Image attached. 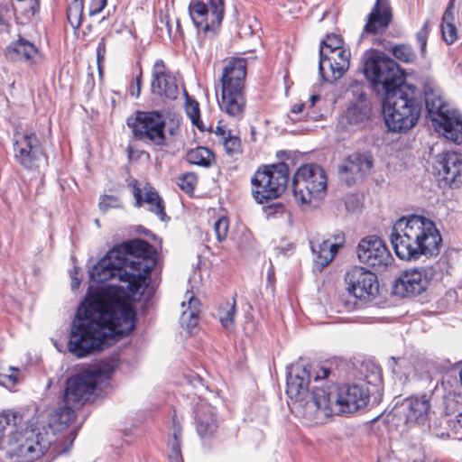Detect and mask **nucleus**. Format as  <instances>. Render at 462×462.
<instances>
[{
  "label": "nucleus",
  "instance_id": "1",
  "mask_svg": "<svg viewBox=\"0 0 462 462\" xmlns=\"http://www.w3.org/2000/svg\"><path fill=\"white\" fill-rule=\"evenodd\" d=\"M68 350L78 358L99 352L135 328L136 312L118 286L93 293L77 312Z\"/></svg>",
  "mask_w": 462,
  "mask_h": 462
},
{
  "label": "nucleus",
  "instance_id": "2",
  "mask_svg": "<svg viewBox=\"0 0 462 462\" xmlns=\"http://www.w3.org/2000/svg\"><path fill=\"white\" fill-rule=\"evenodd\" d=\"M390 240L395 254L402 260L438 254L442 244L435 223L418 215L398 219L393 226Z\"/></svg>",
  "mask_w": 462,
  "mask_h": 462
},
{
  "label": "nucleus",
  "instance_id": "3",
  "mask_svg": "<svg viewBox=\"0 0 462 462\" xmlns=\"http://www.w3.org/2000/svg\"><path fill=\"white\" fill-rule=\"evenodd\" d=\"M369 398L368 390L357 383L327 385L315 391L314 401L307 404L304 414L319 423L335 414L353 412L365 407Z\"/></svg>",
  "mask_w": 462,
  "mask_h": 462
},
{
  "label": "nucleus",
  "instance_id": "4",
  "mask_svg": "<svg viewBox=\"0 0 462 462\" xmlns=\"http://www.w3.org/2000/svg\"><path fill=\"white\" fill-rule=\"evenodd\" d=\"M422 111L420 90L404 83L384 95L383 112L388 129L394 133H405L413 128Z\"/></svg>",
  "mask_w": 462,
  "mask_h": 462
},
{
  "label": "nucleus",
  "instance_id": "5",
  "mask_svg": "<svg viewBox=\"0 0 462 462\" xmlns=\"http://www.w3.org/2000/svg\"><path fill=\"white\" fill-rule=\"evenodd\" d=\"M247 60L231 57L222 69L218 82L220 98L218 106L229 117L240 121L245 114Z\"/></svg>",
  "mask_w": 462,
  "mask_h": 462
},
{
  "label": "nucleus",
  "instance_id": "6",
  "mask_svg": "<svg viewBox=\"0 0 462 462\" xmlns=\"http://www.w3.org/2000/svg\"><path fill=\"white\" fill-rule=\"evenodd\" d=\"M114 247L123 258L125 268L133 274L129 292L141 297L151 281V273L156 263L154 247L141 238L131 239Z\"/></svg>",
  "mask_w": 462,
  "mask_h": 462
},
{
  "label": "nucleus",
  "instance_id": "7",
  "mask_svg": "<svg viewBox=\"0 0 462 462\" xmlns=\"http://www.w3.org/2000/svg\"><path fill=\"white\" fill-rule=\"evenodd\" d=\"M328 178L325 170L316 163L300 165L291 180L292 195L303 209L319 207L327 193Z\"/></svg>",
  "mask_w": 462,
  "mask_h": 462
},
{
  "label": "nucleus",
  "instance_id": "8",
  "mask_svg": "<svg viewBox=\"0 0 462 462\" xmlns=\"http://www.w3.org/2000/svg\"><path fill=\"white\" fill-rule=\"evenodd\" d=\"M290 169L285 162L263 164L251 177V195L258 204L280 198L286 190Z\"/></svg>",
  "mask_w": 462,
  "mask_h": 462
},
{
  "label": "nucleus",
  "instance_id": "9",
  "mask_svg": "<svg viewBox=\"0 0 462 462\" xmlns=\"http://www.w3.org/2000/svg\"><path fill=\"white\" fill-rule=\"evenodd\" d=\"M113 373V365L105 364L72 375L66 383L64 402L75 408L81 407L91 399L99 383L109 380Z\"/></svg>",
  "mask_w": 462,
  "mask_h": 462
},
{
  "label": "nucleus",
  "instance_id": "10",
  "mask_svg": "<svg viewBox=\"0 0 462 462\" xmlns=\"http://www.w3.org/2000/svg\"><path fill=\"white\" fill-rule=\"evenodd\" d=\"M364 73L374 87L382 86L384 95L405 83L403 72L399 65L385 56L368 57L364 64Z\"/></svg>",
  "mask_w": 462,
  "mask_h": 462
},
{
  "label": "nucleus",
  "instance_id": "11",
  "mask_svg": "<svg viewBox=\"0 0 462 462\" xmlns=\"http://www.w3.org/2000/svg\"><path fill=\"white\" fill-rule=\"evenodd\" d=\"M128 125L136 140L157 147L166 145L165 118L162 112L137 111Z\"/></svg>",
  "mask_w": 462,
  "mask_h": 462
},
{
  "label": "nucleus",
  "instance_id": "12",
  "mask_svg": "<svg viewBox=\"0 0 462 462\" xmlns=\"http://www.w3.org/2000/svg\"><path fill=\"white\" fill-rule=\"evenodd\" d=\"M310 366L303 365H293L288 373L286 382V394L294 402L296 412L301 418L310 422L318 423V420H312L305 415L307 404L314 401V393L319 387H315L310 399L305 400L309 395V385L310 382ZM321 388H325L322 386Z\"/></svg>",
  "mask_w": 462,
  "mask_h": 462
},
{
  "label": "nucleus",
  "instance_id": "13",
  "mask_svg": "<svg viewBox=\"0 0 462 462\" xmlns=\"http://www.w3.org/2000/svg\"><path fill=\"white\" fill-rule=\"evenodd\" d=\"M188 11L195 27L205 35L215 34L224 18L225 0H190Z\"/></svg>",
  "mask_w": 462,
  "mask_h": 462
},
{
  "label": "nucleus",
  "instance_id": "14",
  "mask_svg": "<svg viewBox=\"0 0 462 462\" xmlns=\"http://www.w3.org/2000/svg\"><path fill=\"white\" fill-rule=\"evenodd\" d=\"M14 158L26 171H37L40 162L47 156L40 139L34 132L17 134L13 143Z\"/></svg>",
  "mask_w": 462,
  "mask_h": 462
},
{
  "label": "nucleus",
  "instance_id": "15",
  "mask_svg": "<svg viewBox=\"0 0 462 462\" xmlns=\"http://www.w3.org/2000/svg\"><path fill=\"white\" fill-rule=\"evenodd\" d=\"M425 103L429 114L440 118L439 126L443 129L446 138L456 143H461L462 120L449 111L442 97L433 92H426Z\"/></svg>",
  "mask_w": 462,
  "mask_h": 462
},
{
  "label": "nucleus",
  "instance_id": "16",
  "mask_svg": "<svg viewBox=\"0 0 462 462\" xmlns=\"http://www.w3.org/2000/svg\"><path fill=\"white\" fill-rule=\"evenodd\" d=\"M435 274L433 266L407 269L396 278L393 292L402 297L420 295L428 289Z\"/></svg>",
  "mask_w": 462,
  "mask_h": 462
},
{
  "label": "nucleus",
  "instance_id": "17",
  "mask_svg": "<svg viewBox=\"0 0 462 462\" xmlns=\"http://www.w3.org/2000/svg\"><path fill=\"white\" fill-rule=\"evenodd\" d=\"M91 279L97 283H104L109 280L117 278L120 282L128 283L133 279V274L125 268L124 260L119 256L117 250L113 247L107 254L100 259L93 267L90 273Z\"/></svg>",
  "mask_w": 462,
  "mask_h": 462
},
{
  "label": "nucleus",
  "instance_id": "18",
  "mask_svg": "<svg viewBox=\"0 0 462 462\" xmlns=\"http://www.w3.org/2000/svg\"><path fill=\"white\" fill-rule=\"evenodd\" d=\"M357 256L361 263L375 271H384L393 258L385 243L378 236L363 238L357 246Z\"/></svg>",
  "mask_w": 462,
  "mask_h": 462
},
{
  "label": "nucleus",
  "instance_id": "19",
  "mask_svg": "<svg viewBox=\"0 0 462 462\" xmlns=\"http://www.w3.org/2000/svg\"><path fill=\"white\" fill-rule=\"evenodd\" d=\"M345 281L348 291L360 300H369L379 291V282L374 273L360 266L346 272Z\"/></svg>",
  "mask_w": 462,
  "mask_h": 462
},
{
  "label": "nucleus",
  "instance_id": "20",
  "mask_svg": "<svg viewBox=\"0 0 462 462\" xmlns=\"http://www.w3.org/2000/svg\"><path fill=\"white\" fill-rule=\"evenodd\" d=\"M151 89L152 94L162 99L175 100L179 96L177 79L162 59L156 60L153 63Z\"/></svg>",
  "mask_w": 462,
  "mask_h": 462
},
{
  "label": "nucleus",
  "instance_id": "21",
  "mask_svg": "<svg viewBox=\"0 0 462 462\" xmlns=\"http://www.w3.org/2000/svg\"><path fill=\"white\" fill-rule=\"evenodd\" d=\"M194 424L200 439L217 438L220 430L217 409L205 400H199L194 406Z\"/></svg>",
  "mask_w": 462,
  "mask_h": 462
},
{
  "label": "nucleus",
  "instance_id": "22",
  "mask_svg": "<svg viewBox=\"0 0 462 462\" xmlns=\"http://www.w3.org/2000/svg\"><path fill=\"white\" fill-rule=\"evenodd\" d=\"M373 167L374 160L370 152H355L344 160L339 172L346 183L351 186L370 174Z\"/></svg>",
  "mask_w": 462,
  "mask_h": 462
},
{
  "label": "nucleus",
  "instance_id": "23",
  "mask_svg": "<svg viewBox=\"0 0 462 462\" xmlns=\"http://www.w3.org/2000/svg\"><path fill=\"white\" fill-rule=\"evenodd\" d=\"M393 20V10L390 0H375L371 8L362 35H381L389 28Z\"/></svg>",
  "mask_w": 462,
  "mask_h": 462
},
{
  "label": "nucleus",
  "instance_id": "24",
  "mask_svg": "<svg viewBox=\"0 0 462 462\" xmlns=\"http://www.w3.org/2000/svg\"><path fill=\"white\" fill-rule=\"evenodd\" d=\"M436 170L443 183L451 189L462 186V155L456 152H445L439 155Z\"/></svg>",
  "mask_w": 462,
  "mask_h": 462
},
{
  "label": "nucleus",
  "instance_id": "25",
  "mask_svg": "<svg viewBox=\"0 0 462 462\" xmlns=\"http://www.w3.org/2000/svg\"><path fill=\"white\" fill-rule=\"evenodd\" d=\"M133 196L134 198V207L141 208L144 204L148 206V210L158 217L161 221L170 220L165 211V203L158 191L149 187L145 189L143 194L142 189L139 187L136 180L133 182Z\"/></svg>",
  "mask_w": 462,
  "mask_h": 462
},
{
  "label": "nucleus",
  "instance_id": "26",
  "mask_svg": "<svg viewBox=\"0 0 462 462\" xmlns=\"http://www.w3.org/2000/svg\"><path fill=\"white\" fill-rule=\"evenodd\" d=\"M327 56L319 59V72L324 75L326 66L331 71V77L333 79H338L342 78L349 69L350 65V51L347 49L341 50L337 52L325 51Z\"/></svg>",
  "mask_w": 462,
  "mask_h": 462
},
{
  "label": "nucleus",
  "instance_id": "27",
  "mask_svg": "<svg viewBox=\"0 0 462 462\" xmlns=\"http://www.w3.org/2000/svg\"><path fill=\"white\" fill-rule=\"evenodd\" d=\"M345 244L344 233H338L328 239L322 240L317 245L312 246V251L316 254V263L325 267L336 256L339 248L343 247Z\"/></svg>",
  "mask_w": 462,
  "mask_h": 462
},
{
  "label": "nucleus",
  "instance_id": "28",
  "mask_svg": "<svg viewBox=\"0 0 462 462\" xmlns=\"http://www.w3.org/2000/svg\"><path fill=\"white\" fill-rule=\"evenodd\" d=\"M11 59H23L28 63H34L33 57L38 53L36 46L19 35L15 42H11L5 51Z\"/></svg>",
  "mask_w": 462,
  "mask_h": 462
},
{
  "label": "nucleus",
  "instance_id": "29",
  "mask_svg": "<svg viewBox=\"0 0 462 462\" xmlns=\"http://www.w3.org/2000/svg\"><path fill=\"white\" fill-rule=\"evenodd\" d=\"M371 104L365 93H360L355 102H353L346 112V116L349 124L363 123L370 118Z\"/></svg>",
  "mask_w": 462,
  "mask_h": 462
},
{
  "label": "nucleus",
  "instance_id": "30",
  "mask_svg": "<svg viewBox=\"0 0 462 462\" xmlns=\"http://www.w3.org/2000/svg\"><path fill=\"white\" fill-rule=\"evenodd\" d=\"M430 402L424 398L411 397L406 400L405 417L408 423L424 422L430 411Z\"/></svg>",
  "mask_w": 462,
  "mask_h": 462
},
{
  "label": "nucleus",
  "instance_id": "31",
  "mask_svg": "<svg viewBox=\"0 0 462 462\" xmlns=\"http://www.w3.org/2000/svg\"><path fill=\"white\" fill-rule=\"evenodd\" d=\"M75 407L66 404L53 411L49 417V426L54 432L66 430L76 419Z\"/></svg>",
  "mask_w": 462,
  "mask_h": 462
},
{
  "label": "nucleus",
  "instance_id": "32",
  "mask_svg": "<svg viewBox=\"0 0 462 462\" xmlns=\"http://www.w3.org/2000/svg\"><path fill=\"white\" fill-rule=\"evenodd\" d=\"M454 10L455 0H449L441 21V34L447 44H452L457 39V30L454 24Z\"/></svg>",
  "mask_w": 462,
  "mask_h": 462
},
{
  "label": "nucleus",
  "instance_id": "33",
  "mask_svg": "<svg viewBox=\"0 0 462 462\" xmlns=\"http://www.w3.org/2000/svg\"><path fill=\"white\" fill-rule=\"evenodd\" d=\"M185 158L189 164L202 168H210L216 163L215 153L204 146H197L194 149L189 150Z\"/></svg>",
  "mask_w": 462,
  "mask_h": 462
},
{
  "label": "nucleus",
  "instance_id": "34",
  "mask_svg": "<svg viewBox=\"0 0 462 462\" xmlns=\"http://www.w3.org/2000/svg\"><path fill=\"white\" fill-rule=\"evenodd\" d=\"M172 438L169 442L170 446V453H169V460L170 462H183V457L181 454V434L182 429L180 421L178 420L176 412L174 411L172 415Z\"/></svg>",
  "mask_w": 462,
  "mask_h": 462
},
{
  "label": "nucleus",
  "instance_id": "35",
  "mask_svg": "<svg viewBox=\"0 0 462 462\" xmlns=\"http://www.w3.org/2000/svg\"><path fill=\"white\" fill-rule=\"evenodd\" d=\"M236 312L235 300L232 302L225 301L219 304L217 310V317L224 328L229 329L234 327Z\"/></svg>",
  "mask_w": 462,
  "mask_h": 462
},
{
  "label": "nucleus",
  "instance_id": "36",
  "mask_svg": "<svg viewBox=\"0 0 462 462\" xmlns=\"http://www.w3.org/2000/svg\"><path fill=\"white\" fill-rule=\"evenodd\" d=\"M83 11V0H72L67 7V21L75 31L78 30L82 24Z\"/></svg>",
  "mask_w": 462,
  "mask_h": 462
},
{
  "label": "nucleus",
  "instance_id": "37",
  "mask_svg": "<svg viewBox=\"0 0 462 462\" xmlns=\"http://www.w3.org/2000/svg\"><path fill=\"white\" fill-rule=\"evenodd\" d=\"M226 154L231 158L236 159L243 153L242 142L238 135L228 134L222 141Z\"/></svg>",
  "mask_w": 462,
  "mask_h": 462
},
{
  "label": "nucleus",
  "instance_id": "38",
  "mask_svg": "<svg viewBox=\"0 0 462 462\" xmlns=\"http://www.w3.org/2000/svg\"><path fill=\"white\" fill-rule=\"evenodd\" d=\"M198 174L193 171H188L180 174L177 179V185L186 194L193 195L198 185Z\"/></svg>",
  "mask_w": 462,
  "mask_h": 462
},
{
  "label": "nucleus",
  "instance_id": "39",
  "mask_svg": "<svg viewBox=\"0 0 462 462\" xmlns=\"http://www.w3.org/2000/svg\"><path fill=\"white\" fill-rule=\"evenodd\" d=\"M346 49L344 46L343 39L336 34L328 35L325 40L321 42L319 56L324 57L327 56L325 51H331L332 52H337L341 50Z\"/></svg>",
  "mask_w": 462,
  "mask_h": 462
},
{
  "label": "nucleus",
  "instance_id": "40",
  "mask_svg": "<svg viewBox=\"0 0 462 462\" xmlns=\"http://www.w3.org/2000/svg\"><path fill=\"white\" fill-rule=\"evenodd\" d=\"M395 59L404 63H412L416 60V54L411 45L397 44L392 49Z\"/></svg>",
  "mask_w": 462,
  "mask_h": 462
},
{
  "label": "nucleus",
  "instance_id": "41",
  "mask_svg": "<svg viewBox=\"0 0 462 462\" xmlns=\"http://www.w3.org/2000/svg\"><path fill=\"white\" fill-rule=\"evenodd\" d=\"M185 110L192 124L198 128L201 129L200 124H202V122L200 120V109L199 102L195 99L188 98Z\"/></svg>",
  "mask_w": 462,
  "mask_h": 462
},
{
  "label": "nucleus",
  "instance_id": "42",
  "mask_svg": "<svg viewBox=\"0 0 462 462\" xmlns=\"http://www.w3.org/2000/svg\"><path fill=\"white\" fill-rule=\"evenodd\" d=\"M214 232L218 243L224 242L229 230V219L227 217H220L214 222Z\"/></svg>",
  "mask_w": 462,
  "mask_h": 462
},
{
  "label": "nucleus",
  "instance_id": "43",
  "mask_svg": "<svg viewBox=\"0 0 462 462\" xmlns=\"http://www.w3.org/2000/svg\"><path fill=\"white\" fill-rule=\"evenodd\" d=\"M106 44H107L106 37L103 36L100 38V40L97 43V50H96L97 65V69H98V72L100 75L103 73V69H104V64H105L106 54Z\"/></svg>",
  "mask_w": 462,
  "mask_h": 462
},
{
  "label": "nucleus",
  "instance_id": "44",
  "mask_svg": "<svg viewBox=\"0 0 462 462\" xmlns=\"http://www.w3.org/2000/svg\"><path fill=\"white\" fill-rule=\"evenodd\" d=\"M263 213L267 218L283 216L286 213V207L282 202H273L263 207Z\"/></svg>",
  "mask_w": 462,
  "mask_h": 462
},
{
  "label": "nucleus",
  "instance_id": "45",
  "mask_svg": "<svg viewBox=\"0 0 462 462\" xmlns=\"http://www.w3.org/2000/svg\"><path fill=\"white\" fill-rule=\"evenodd\" d=\"M430 33V21H426L416 33V40L420 44L421 53L424 55L427 49L428 36Z\"/></svg>",
  "mask_w": 462,
  "mask_h": 462
},
{
  "label": "nucleus",
  "instance_id": "46",
  "mask_svg": "<svg viewBox=\"0 0 462 462\" xmlns=\"http://www.w3.org/2000/svg\"><path fill=\"white\" fill-rule=\"evenodd\" d=\"M98 206L101 211H107L111 208L119 207V199L113 195H104L100 198Z\"/></svg>",
  "mask_w": 462,
  "mask_h": 462
},
{
  "label": "nucleus",
  "instance_id": "47",
  "mask_svg": "<svg viewBox=\"0 0 462 462\" xmlns=\"http://www.w3.org/2000/svg\"><path fill=\"white\" fill-rule=\"evenodd\" d=\"M107 5V0H90L88 5V14L95 16L100 14Z\"/></svg>",
  "mask_w": 462,
  "mask_h": 462
},
{
  "label": "nucleus",
  "instance_id": "48",
  "mask_svg": "<svg viewBox=\"0 0 462 462\" xmlns=\"http://www.w3.org/2000/svg\"><path fill=\"white\" fill-rule=\"evenodd\" d=\"M134 84L135 87H134V85L131 87L130 95L132 97H138L140 96L143 84V70L141 68L139 69L138 74L134 78Z\"/></svg>",
  "mask_w": 462,
  "mask_h": 462
},
{
  "label": "nucleus",
  "instance_id": "49",
  "mask_svg": "<svg viewBox=\"0 0 462 462\" xmlns=\"http://www.w3.org/2000/svg\"><path fill=\"white\" fill-rule=\"evenodd\" d=\"M231 134H232V131L226 130L225 125H217L216 130H215V134L220 138L221 142L224 140L225 137H226V135Z\"/></svg>",
  "mask_w": 462,
  "mask_h": 462
},
{
  "label": "nucleus",
  "instance_id": "50",
  "mask_svg": "<svg viewBox=\"0 0 462 462\" xmlns=\"http://www.w3.org/2000/svg\"><path fill=\"white\" fill-rule=\"evenodd\" d=\"M17 2H30L31 14H35L40 9V0H16Z\"/></svg>",
  "mask_w": 462,
  "mask_h": 462
},
{
  "label": "nucleus",
  "instance_id": "51",
  "mask_svg": "<svg viewBox=\"0 0 462 462\" xmlns=\"http://www.w3.org/2000/svg\"><path fill=\"white\" fill-rule=\"evenodd\" d=\"M330 374V369L327 367H319L316 373V379H327Z\"/></svg>",
  "mask_w": 462,
  "mask_h": 462
},
{
  "label": "nucleus",
  "instance_id": "52",
  "mask_svg": "<svg viewBox=\"0 0 462 462\" xmlns=\"http://www.w3.org/2000/svg\"><path fill=\"white\" fill-rule=\"evenodd\" d=\"M250 246L249 245V239L247 236H243L241 237V242L238 244L237 247H238V250L241 251V252H244L245 251L248 247Z\"/></svg>",
  "mask_w": 462,
  "mask_h": 462
},
{
  "label": "nucleus",
  "instance_id": "53",
  "mask_svg": "<svg viewBox=\"0 0 462 462\" xmlns=\"http://www.w3.org/2000/svg\"><path fill=\"white\" fill-rule=\"evenodd\" d=\"M189 319L188 327L193 328L198 323L199 316L192 311L189 312Z\"/></svg>",
  "mask_w": 462,
  "mask_h": 462
},
{
  "label": "nucleus",
  "instance_id": "54",
  "mask_svg": "<svg viewBox=\"0 0 462 462\" xmlns=\"http://www.w3.org/2000/svg\"><path fill=\"white\" fill-rule=\"evenodd\" d=\"M304 107H305V104L303 103H298V104H294L291 108V112L292 114H300L303 112L304 110Z\"/></svg>",
  "mask_w": 462,
  "mask_h": 462
},
{
  "label": "nucleus",
  "instance_id": "55",
  "mask_svg": "<svg viewBox=\"0 0 462 462\" xmlns=\"http://www.w3.org/2000/svg\"><path fill=\"white\" fill-rule=\"evenodd\" d=\"M176 32L179 34L180 38V39H183L184 38V31L180 25V20L177 19L176 20Z\"/></svg>",
  "mask_w": 462,
  "mask_h": 462
},
{
  "label": "nucleus",
  "instance_id": "56",
  "mask_svg": "<svg viewBox=\"0 0 462 462\" xmlns=\"http://www.w3.org/2000/svg\"><path fill=\"white\" fill-rule=\"evenodd\" d=\"M320 99V97L319 95H312L310 97V106H314L316 102Z\"/></svg>",
  "mask_w": 462,
  "mask_h": 462
},
{
  "label": "nucleus",
  "instance_id": "57",
  "mask_svg": "<svg viewBox=\"0 0 462 462\" xmlns=\"http://www.w3.org/2000/svg\"><path fill=\"white\" fill-rule=\"evenodd\" d=\"M79 284V280L78 278H73L72 279V287L75 288V287H78Z\"/></svg>",
  "mask_w": 462,
  "mask_h": 462
},
{
  "label": "nucleus",
  "instance_id": "58",
  "mask_svg": "<svg viewBox=\"0 0 462 462\" xmlns=\"http://www.w3.org/2000/svg\"><path fill=\"white\" fill-rule=\"evenodd\" d=\"M25 13H30L31 14V9H30V2H26V6L24 7V10H23Z\"/></svg>",
  "mask_w": 462,
  "mask_h": 462
},
{
  "label": "nucleus",
  "instance_id": "59",
  "mask_svg": "<svg viewBox=\"0 0 462 462\" xmlns=\"http://www.w3.org/2000/svg\"><path fill=\"white\" fill-rule=\"evenodd\" d=\"M166 25H167V28H168V32L171 35V26L169 21L166 22Z\"/></svg>",
  "mask_w": 462,
  "mask_h": 462
},
{
  "label": "nucleus",
  "instance_id": "60",
  "mask_svg": "<svg viewBox=\"0 0 462 462\" xmlns=\"http://www.w3.org/2000/svg\"><path fill=\"white\" fill-rule=\"evenodd\" d=\"M26 449H27V451H28V452H32V451H34V448H32V446H29V447H27V448H26Z\"/></svg>",
  "mask_w": 462,
  "mask_h": 462
},
{
  "label": "nucleus",
  "instance_id": "61",
  "mask_svg": "<svg viewBox=\"0 0 462 462\" xmlns=\"http://www.w3.org/2000/svg\"><path fill=\"white\" fill-rule=\"evenodd\" d=\"M10 379H11L14 383H16V381H17L16 377H12V376H10Z\"/></svg>",
  "mask_w": 462,
  "mask_h": 462
},
{
  "label": "nucleus",
  "instance_id": "62",
  "mask_svg": "<svg viewBox=\"0 0 462 462\" xmlns=\"http://www.w3.org/2000/svg\"><path fill=\"white\" fill-rule=\"evenodd\" d=\"M459 421L462 422V412L459 413Z\"/></svg>",
  "mask_w": 462,
  "mask_h": 462
},
{
  "label": "nucleus",
  "instance_id": "63",
  "mask_svg": "<svg viewBox=\"0 0 462 462\" xmlns=\"http://www.w3.org/2000/svg\"><path fill=\"white\" fill-rule=\"evenodd\" d=\"M186 315H187V312H186V311H183V313H182V317L184 318Z\"/></svg>",
  "mask_w": 462,
  "mask_h": 462
},
{
  "label": "nucleus",
  "instance_id": "64",
  "mask_svg": "<svg viewBox=\"0 0 462 462\" xmlns=\"http://www.w3.org/2000/svg\"><path fill=\"white\" fill-rule=\"evenodd\" d=\"M414 462H423V461H416V460H415Z\"/></svg>",
  "mask_w": 462,
  "mask_h": 462
}]
</instances>
